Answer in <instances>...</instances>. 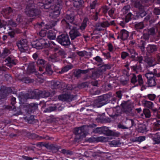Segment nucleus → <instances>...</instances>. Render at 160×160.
Wrapping results in <instances>:
<instances>
[{"label":"nucleus","mask_w":160,"mask_h":160,"mask_svg":"<svg viewBox=\"0 0 160 160\" xmlns=\"http://www.w3.org/2000/svg\"><path fill=\"white\" fill-rule=\"evenodd\" d=\"M32 47L37 49H39L43 48H48L50 47V44L46 40L42 38L38 40L34 41L32 43Z\"/></svg>","instance_id":"nucleus-1"},{"label":"nucleus","mask_w":160,"mask_h":160,"mask_svg":"<svg viewBox=\"0 0 160 160\" xmlns=\"http://www.w3.org/2000/svg\"><path fill=\"white\" fill-rule=\"evenodd\" d=\"M69 34L71 39L73 42H78L81 41L80 37L82 34L80 33L79 29H78L74 26H72Z\"/></svg>","instance_id":"nucleus-2"},{"label":"nucleus","mask_w":160,"mask_h":160,"mask_svg":"<svg viewBox=\"0 0 160 160\" xmlns=\"http://www.w3.org/2000/svg\"><path fill=\"white\" fill-rule=\"evenodd\" d=\"M74 17L75 15L72 12L70 14H67L65 18L62 20V23L66 28L71 29L72 27L74 25L72 23L74 20Z\"/></svg>","instance_id":"nucleus-3"},{"label":"nucleus","mask_w":160,"mask_h":160,"mask_svg":"<svg viewBox=\"0 0 160 160\" xmlns=\"http://www.w3.org/2000/svg\"><path fill=\"white\" fill-rule=\"evenodd\" d=\"M25 12L26 14L30 17L39 15L40 11L33 4L28 5L26 8Z\"/></svg>","instance_id":"nucleus-4"},{"label":"nucleus","mask_w":160,"mask_h":160,"mask_svg":"<svg viewBox=\"0 0 160 160\" xmlns=\"http://www.w3.org/2000/svg\"><path fill=\"white\" fill-rule=\"evenodd\" d=\"M56 40L62 46L66 48L68 47L71 44L69 36L67 34H62L58 36Z\"/></svg>","instance_id":"nucleus-5"},{"label":"nucleus","mask_w":160,"mask_h":160,"mask_svg":"<svg viewBox=\"0 0 160 160\" xmlns=\"http://www.w3.org/2000/svg\"><path fill=\"white\" fill-rule=\"evenodd\" d=\"M92 132L99 134L103 133L108 136H113L114 134L113 132L109 130L108 127H98L95 129L93 128Z\"/></svg>","instance_id":"nucleus-6"},{"label":"nucleus","mask_w":160,"mask_h":160,"mask_svg":"<svg viewBox=\"0 0 160 160\" xmlns=\"http://www.w3.org/2000/svg\"><path fill=\"white\" fill-rule=\"evenodd\" d=\"M112 96V93L109 92L99 97L97 102L98 107H101L109 102L108 99Z\"/></svg>","instance_id":"nucleus-7"},{"label":"nucleus","mask_w":160,"mask_h":160,"mask_svg":"<svg viewBox=\"0 0 160 160\" xmlns=\"http://www.w3.org/2000/svg\"><path fill=\"white\" fill-rule=\"evenodd\" d=\"M74 134L75 135L74 141L75 142H79L85 137V135L80 127L76 128L74 130Z\"/></svg>","instance_id":"nucleus-8"},{"label":"nucleus","mask_w":160,"mask_h":160,"mask_svg":"<svg viewBox=\"0 0 160 160\" xmlns=\"http://www.w3.org/2000/svg\"><path fill=\"white\" fill-rule=\"evenodd\" d=\"M17 45L20 51L22 52H26L28 51L29 47L28 45V41L26 39H23L18 41Z\"/></svg>","instance_id":"nucleus-9"},{"label":"nucleus","mask_w":160,"mask_h":160,"mask_svg":"<svg viewBox=\"0 0 160 160\" xmlns=\"http://www.w3.org/2000/svg\"><path fill=\"white\" fill-rule=\"evenodd\" d=\"M12 92V90L9 87L1 86L0 90V99L5 98L9 93Z\"/></svg>","instance_id":"nucleus-10"},{"label":"nucleus","mask_w":160,"mask_h":160,"mask_svg":"<svg viewBox=\"0 0 160 160\" xmlns=\"http://www.w3.org/2000/svg\"><path fill=\"white\" fill-rule=\"evenodd\" d=\"M132 75V77L131 80V82L133 84H135L138 82V84H137L135 86H138V85L141 86L143 83L142 75L141 74H139L137 77L135 74H133Z\"/></svg>","instance_id":"nucleus-11"},{"label":"nucleus","mask_w":160,"mask_h":160,"mask_svg":"<svg viewBox=\"0 0 160 160\" xmlns=\"http://www.w3.org/2000/svg\"><path fill=\"white\" fill-rule=\"evenodd\" d=\"M38 92V98H44L48 97L49 96L52 97L55 94L56 91H55V90H54L50 93L47 90L42 91L39 90V92Z\"/></svg>","instance_id":"nucleus-12"},{"label":"nucleus","mask_w":160,"mask_h":160,"mask_svg":"<svg viewBox=\"0 0 160 160\" xmlns=\"http://www.w3.org/2000/svg\"><path fill=\"white\" fill-rule=\"evenodd\" d=\"M96 126L97 125L96 124H93L89 125H83L80 128L83 132H85V134L86 135V134L89 133L90 131L92 132V129L95 128Z\"/></svg>","instance_id":"nucleus-13"},{"label":"nucleus","mask_w":160,"mask_h":160,"mask_svg":"<svg viewBox=\"0 0 160 160\" xmlns=\"http://www.w3.org/2000/svg\"><path fill=\"white\" fill-rule=\"evenodd\" d=\"M25 121L28 123L30 124H33L36 123L37 120L34 118V116L29 114H28L26 116L23 117Z\"/></svg>","instance_id":"nucleus-14"},{"label":"nucleus","mask_w":160,"mask_h":160,"mask_svg":"<svg viewBox=\"0 0 160 160\" xmlns=\"http://www.w3.org/2000/svg\"><path fill=\"white\" fill-rule=\"evenodd\" d=\"M122 105L124 112L127 114H129L132 112L133 107L131 104L128 102H125L124 103L122 104Z\"/></svg>","instance_id":"nucleus-15"},{"label":"nucleus","mask_w":160,"mask_h":160,"mask_svg":"<svg viewBox=\"0 0 160 160\" xmlns=\"http://www.w3.org/2000/svg\"><path fill=\"white\" fill-rule=\"evenodd\" d=\"M36 63L39 67V71L40 72L43 71V69H45V65L46 64V62L43 59H38Z\"/></svg>","instance_id":"nucleus-16"},{"label":"nucleus","mask_w":160,"mask_h":160,"mask_svg":"<svg viewBox=\"0 0 160 160\" xmlns=\"http://www.w3.org/2000/svg\"><path fill=\"white\" fill-rule=\"evenodd\" d=\"M36 64L35 62H34L30 63L28 66V71L31 73L36 72Z\"/></svg>","instance_id":"nucleus-17"},{"label":"nucleus","mask_w":160,"mask_h":160,"mask_svg":"<svg viewBox=\"0 0 160 160\" xmlns=\"http://www.w3.org/2000/svg\"><path fill=\"white\" fill-rule=\"evenodd\" d=\"M91 69H88L85 70H81L78 69L74 72V75L75 77L78 78L81 77L82 73L85 74L88 72Z\"/></svg>","instance_id":"nucleus-18"},{"label":"nucleus","mask_w":160,"mask_h":160,"mask_svg":"<svg viewBox=\"0 0 160 160\" xmlns=\"http://www.w3.org/2000/svg\"><path fill=\"white\" fill-rule=\"evenodd\" d=\"M113 111L114 112V113L109 115L112 118L115 119L121 115V110L120 107H117L115 108Z\"/></svg>","instance_id":"nucleus-19"},{"label":"nucleus","mask_w":160,"mask_h":160,"mask_svg":"<svg viewBox=\"0 0 160 160\" xmlns=\"http://www.w3.org/2000/svg\"><path fill=\"white\" fill-rule=\"evenodd\" d=\"M16 12L15 10H13L11 7H9L3 9L2 11V13L5 15H12V13Z\"/></svg>","instance_id":"nucleus-20"},{"label":"nucleus","mask_w":160,"mask_h":160,"mask_svg":"<svg viewBox=\"0 0 160 160\" xmlns=\"http://www.w3.org/2000/svg\"><path fill=\"white\" fill-rule=\"evenodd\" d=\"M158 46L155 45L149 44L147 48L148 52L149 53L154 52L157 51Z\"/></svg>","instance_id":"nucleus-21"},{"label":"nucleus","mask_w":160,"mask_h":160,"mask_svg":"<svg viewBox=\"0 0 160 160\" xmlns=\"http://www.w3.org/2000/svg\"><path fill=\"white\" fill-rule=\"evenodd\" d=\"M39 90H36L34 91H30L29 92L28 97L29 99L38 98Z\"/></svg>","instance_id":"nucleus-22"},{"label":"nucleus","mask_w":160,"mask_h":160,"mask_svg":"<svg viewBox=\"0 0 160 160\" xmlns=\"http://www.w3.org/2000/svg\"><path fill=\"white\" fill-rule=\"evenodd\" d=\"M96 120L98 122L101 123H106L108 121V120L105 118L104 115H99Z\"/></svg>","instance_id":"nucleus-23"},{"label":"nucleus","mask_w":160,"mask_h":160,"mask_svg":"<svg viewBox=\"0 0 160 160\" xmlns=\"http://www.w3.org/2000/svg\"><path fill=\"white\" fill-rule=\"evenodd\" d=\"M16 98L14 97H12L11 99V104L12 106H8L7 107V108L8 109L10 110H13L14 111H16V107L14 105V104L16 103Z\"/></svg>","instance_id":"nucleus-24"},{"label":"nucleus","mask_w":160,"mask_h":160,"mask_svg":"<svg viewBox=\"0 0 160 160\" xmlns=\"http://www.w3.org/2000/svg\"><path fill=\"white\" fill-rule=\"evenodd\" d=\"M102 75V72L98 69L96 71L93 72L92 75L90 76V77L92 79H95L99 78Z\"/></svg>","instance_id":"nucleus-25"},{"label":"nucleus","mask_w":160,"mask_h":160,"mask_svg":"<svg viewBox=\"0 0 160 160\" xmlns=\"http://www.w3.org/2000/svg\"><path fill=\"white\" fill-rule=\"evenodd\" d=\"M70 96L68 94H64L58 96V98L62 101H69L70 99Z\"/></svg>","instance_id":"nucleus-26"},{"label":"nucleus","mask_w":160,"mask_h":160,"mask_svg":"<svg viewBox=\"0 0 160 160\" xmlns=\"http://www.w3.org/2000/svg\"><path fill=\"white\" fill-rule=\"evenodd\" d=\"M5 62H7V66L12 67L13 65L16 64V63L14 59H12L10 57H8L6 59Z\"/></svg>","instance_id":"nucleus-27"},{"label":"nucleus","mask_w":160,"mask_h":160,"mask_svg":"<svg viewBox=\"0 0 160 160\" xmlns=\"http://www.w3.org/2000/svg\"><path fill=\"white\" fill-rule=\"evenodd\" d=\"M57 108V106L55 104L53 106H50L46 108L43 112H49L52 111H55L56 110Z\"/></svg>","instance_id":"nucleus-28"},{"label":"nucleus","mask_w":160,"mask_h":160,"mask_svg":"<svg viewBox=\"0 0 160 160\" xmlns=\"http://www.w3.org/2000/svg\"><path fill=\"white\" fill-rule=\"evenodd\" d=\"M125 122L126 123V126H125L126 127H128V129L136 125L134 121L132 119H128L127 118Z\"/></svg>","instance_id":"nucleus-29"},{"label":"nucleus","mask_w":160,"mask_h":160,"mask_svg":"<svg viewBox=\"0 0 160 160\" xmlns=\"http://www.w3.org/2000/svg\"><path fill=\"white\" fill-rule=\"evenodd\" d=\"M61 84L58 81H53L51 82V88L52 89H57L60 88Z\"/></svg>","instance_id":"nucleus-30"},{"label":"nucleus","mask_w":160,"mask_h":160,"mask_svg":"<svg viewBox=\"0 0 160 160\" xmlns=\"http://www.w3.org/2000/svg\"><path fill=\"white\" fill-rule=\"evenodd\" d=\"M120 32L121 34V39L123 40L126 39L128 37V32L125 30L123 29L121 30Z\"/></svg>","instance_id":"nucleus-31"},{"label":"nucleus","mask_w":160,"mask_h":160,"mask_svg":"<svg viewBox=\"0 0 160 160\" xmlns=\"http://www.w3.org/2000/svg\"><path fill=\"white\" fill-rule=\"evenodd\" d=\"M45 69V72L43 73V74H46L49 76L51 75L53 72V71L51 68V66L50 64L47 65Z\"/></svg>","instance_id":"nucleus-32"},{"label":"nucleus","mask_w":160,"mask_h":160,"mask_svg":"<svg viewBox=\"0 0 160 160\" xmlns=\"http://www.w3.org/2000/svg\"><path fill=\"white\" fill-rule=\"evenodd\" d=\"M56 34L55 32L52 30H49L48 32L47 37L50 39H54L56 38Z\"/></svg>","instance_id":"nucleus-33"},{"label":"nucleus","mask_w":160,"mask_h":160,"mask_svg":"<svg viewBox=\"0 0 160 160\" xmlns=\"http://www.w3.org/2000/svg\"><path fill=\"white\" fill-rule=\"evenodd\" d=\"M146 14L147 13L144 10V9H143L139 10V12L138 13L137 16H138V18H139L140 17L142 18L145 16Z\"/></svg>","instance_id":"nucleus-34"},{"label":"nucleus","mask_w":160,"mask_h":160,"mask_svg":"<svg viewBox=\"0 0 160 160\" xmlns=\"http://www.w3.org/2000/svg\"><path fill=\"white\" fill-rule=\"evenodd\" d=\"M20 80L22 82L26 83H28L33 82V80L31 79L29 77H24L20 79Z\"/></svg>","instance_id":"nucleus-35"},{"label":"nucleus","mask_w":160,"mask_h":160,"mask_svg":"<svg viewBox=\"0 0 160 160\" xmlns=\"http://www.w3.org/2000/svg\"><path fill=\"white\" fill-rule=\"evenodd\" d=\"M157 32L158 30L157 28H152L148 29V32L149 35H153Z\"/></svg>","instance_id":"nucleus-36"},{"label":"nucleus","mask_w":160,"mask_h":160,"mask_svg":"<svg viewBox=\"0 0 160 160\" xmlns=\"http://www.w3.org/2000/svg\"><path fill=\"white\" fill-rule=\"evenodd\" d=\"M144 27V25L142 22L136 24L135 25V28L137 30L142 29Z\"/></svg>","instance_id":"nucleus-37"},{"label":"nucleus","mask_w":160,"mask_h":160,"mask_svg":"<svg viewBox=\"0 0 160 160\" xmlns=\"http://www.w3.org/2000/svg\"><path fill=\"white\" fill-rule=\"evenodd\" d=\"M155 79V78L148 79V84L149 86H154L156 85V83Z\"/></svg>","instance_id":"nucleus-38"},{"label":"nucleus","mask_w":160,"mask_h":160,"mask_svg":"<svg viewBox=\"0 0 160 160\" xmlns=\"http://www.w3.org/2000/svg\"><path fill=\"white\" fill-rule=\"evenodd\" d=\"M72 67V65H68L65 66L63 68H62L61 71L59 72V73H62L64 72L68 71L70 69H71Z\"/></svg>","instance_id":"nucleus-39"},{"label":"nucleus","mask_w":160,"mask_h":160,"mask_svg":"<svg viewBox=\"0 0 160 160\" xmlns=\"http://www.w3.org/2000/svg\"><path fill=\"white\" fill-rule=\"evenodd\" d=\"M61 152L66 155H72L73 154V152L72 151L65 149H62Z\"/></svg>","instance_id":"nucleus-40"},{"label":"nucleus","mask_w":160,"mask_h":160,"mask_svg":"<svg viewBox=\"0 0 160 160\" xmlns=\"http://www.w3.org/2000/svg\"><path fill=\"white\" fill-rule=\"evenodd\" d=\"M153 139L155 142V143L157 144L160 143V135L157 133L154 135V136L153 137Z\"/></svg>","instance_id":"nucleus-41"},{"label":"nucleus","mask_w":160,"mask_h":160,"mask_svg":"<svg viewBox=\"0 0 160 160\" xmlns=\"http://www.w3.org/2000/svg\"><path fill=\"white\" fill-rule=\"evenodd\" d=\"M19 98L21 99V101H24L27 99H29L28 94V93L24 94H21L19 96Z\"/></svg>","instance_id":"nucleus-42"},{"label":"nucleus","mask_w":160,"mask_h":160,"mask_svg":"<svg viewBox=\"0 0 160 160\" xmlns=\"http://www.w3.org/2000/svg\"><path fill=\"white\" fill-rule=\"evenodd\" d=\"M100 65L101 66L99 67V68L98 69L102 72V74L103 72H105L107 69H106V67L105 66L103 63H100L98 65V66Z\"/></svg>","instance_id":"nucleus-43"},{"label":"nucleus","mask_w":160,"mask_h":160,"mask_svg":"<svg viewBox=\"0 0 160 160\" xmlns=\"http://www.w3.org/2000/svg\"><path fill=\"white\" fill-rule=\"evenodd\" d=\"M144 105L145 107L150 109H152L153 107V103L150 101H145Z\"/></svg>","instance_id":"nucleus-44"},{"label":"nucleus","mask_w":160,"mask_h":160,"mask_svg":"<svg viewBox=\"0 0 160 160\" xmlns=\"http://www.w3.org/2000/svg\"><path fill=\"white\" fill-rule=\"evenodd\" d=\"M143 113L147 118H149L151 116L150 112L148 109H144L143 110Z\"/></svg>","instance_id":"nucleus-45"},{"label":"nucleus","mask_w":160,"mask_h":160,"mask_svg":"<svg viewBox=\"0 0 160 160\" xmlns=\"http://www.w3.org/2000/svg\"><path fill=\"white\" fill-rule=\"evenodd\" d=\"M135 7L136 8H138L139 10L144 9V6L142 5L141 4L140 2L139 1H136L135 2Z\"/></svg>","instance_id":"nucleus-46"},{"label":"nucleus","mask_w":160,"mask_h":160,"mask_svg":"<svg viewBox=\"0 0 160 160\" xmlns=\"http://www.w3.org/2000/svg\"><path fill=\"white\" fill-rule=\"evenodd\" d=\"M88 18H85L83 21L81 26L80 27V29L83 30H84L87 26V22L88 21Z\"/></svg>","instance_id":"nucleus-47"},{"label":"nucleus","mask_w":160,"mask_h":160,"mask_svg":"<svg viewBox=\"0 0 160 160\" xmlns=\"http://www.w3.org/2000/svg\"><path fill=\"white\" fill-rule=\"evenodd\" d=\"M10 53V51L7 48H5L4 49L2 53L1 56L3 57H4L5 56H8Z\"/></svg>","instance_id":"nucleus-48"},{"label":"nucleus","mask_w":160,"mask_h":160,"mask_svg":"<svg viewBox=\"0 0 160 160\" xmlns=\"http://www.w3.org/2000/svg\"><path fill=\"white\" fill-rule=\"evenodd\" d=\"M78 87L79 88H86L88 87V84L87 82H82L78 84Z\"/></svg>","instance_id":"nucleus-49"},{"label":"nucleus","mask_w":160,"mask_h":160,"mask_svg":"<svg viewBox=\"0 0 160 160\" xmlns=\"http://www.w3.org/2000/svg\"><path fill=\"white\" fill-rule=\"evenodd\" d=\"M29 138L32 139H37L38 140L40 139L41 136H39L35 134H31L29 133Z\"/></svg>","instance_id":"nucleus-50"},{"label":"nucleus","mask_w":160,"mask_h":160,"mask_svg":"<svg viewBox=\"0 0 160 160\" xmlns=\"http://www.w3.org/2000/svg\"><path fill=\"white\" fill-rule=\"evenodd\" d=\"M111 144L114 147L119 146L121 144L119 140H113L111 142Z\"/></svg>","instance_id":"nucleus-51"},{"label":"nucleus","mask_w":160,"mask_h":160,"mask_svg":"<svg viewBox=\"0 0 160 160\" xmlns=\"http://www.w3.org/2000/svg\"><path fill=\"white\" fill-rule=\"evenodd\" d=\"M154 76V74H153L152 72H151V73H147L145 74V76L148 79L155 78Z\"/></svg>","instance_id":"nucleus-52"},{"label":"nucleus","mask_w":160,"mask_h":160,"mask_svg":"<svg viewBox=\"0 0 160 160\" xmlns=\"http://www.w3.org/2000/svg\"><path fill=\"white\" fill-rule=\"evenodd\" d=\"M146 127L144 125H142L138 128V131L140 132L144 133L146 131Z\"/></svg>","instance_id":"nucleus-53"},{"label":"nucleus","mask_w":160,"mask_h":160,"mask_svg":"<svg viewBox=\"0 0 160 160\" xmlns=\"http://www.w3.org/2000/svg\"><path fill=\"white\" fill-rule=\"evenodd\" d=\"M130 8V5H128L124 7L122 10L124 14L127 13Z\"/></svg>","instance_id":"nucleus-54"},{"label":"nucleus","mask_w":160,"mask_h":160,"mask_svg":"<svg viewBox=\"0 0 160 160\" xmlns=\"http://www.w3.org/2000/svg\"><path fill=\"white\" fill-rule=\"evenodd\" d=\"M7 22H6L5 21L3 20H0V28H4V29H5V26L7 25Z\"/></svg>","instance_id":"nucleus-55"},{"label":"nucleus","mask_w":160,"mask_h":160,"mask_svg":"<svg viewBox=\"0 0 160 160\" xmlns=\"http://www.w3.org/2000/svg\"><path fill=\"white\" fill-rule=\"evenodd\" d=\"M47 33L46 30H42L39 32V35L41 37H44L46 35Z\"/></svg>","instance_id":"nucleus-56"},{"label":"nucleus","mask_w":160,"mask_h":160,"mask_svg":"<svg viewBox=\"0 0 160 160\" xmlns=\"http://www.w3.org/2000/svg\"><path fill=\"white\" fill-rule=\"evenodd\" d=\"M65 86H64V87H65L64 89L66 90H72L73 89V88L71 85L65 84Z\"/></svg>","instance_id":"nucleus-57"},{"label":"nucleus","mask_w":160,"mask_h":160,"mask_svg":"<svg viewBox=\"0 0 160 160\" xmlns=\"http://www.w3.org/2000/svg\"><path fill=\"white\" fill-rule=\"evenodd\" d=\"M8 24L14 27H15L17 26L16 23L12 20L8 21Z\"/></svg>","instance_id":"nucleus-58"},{"label":"nucleus","mask_w":160,"mask_h":160,"mask_svg":"<svg viewBox=\"0 0 160 160\" xmlns=\"http://www.w3.org/2000/svg\"><path fill=\"white\" fill-rule=\"evenodd\" d=\"M132 15V14L131 13H129L127 16H126L125 17V22H128L131 20V18Z\"/></svg>","instance_id":"nucleus-59"},{"label":"nucleus","mask_w":160,"mask_h":160,"mask_svg":"<svg viewBox=\"0 0 160 160\" xmlns=\"http://www.w3.org/2000/svg\"><path fill=\"white\" fill-rule=\"evenodd\" d=\"M145 137L144 136H140L136 138V141H138L139 142H141L145 140Z\"/></svg>","instance_id":"nucleus-60"},{"label":"nucleus","mask_w":160,"mask_h":160,"mask_svg":"<svg viewBox=\"0 0 160 160\" xmlns=\"http://www.w3.org/2000/svg\"><path fill=\"white\" fill-rule=\"evenodd\" d=\"M156 97V95L154 94H149L147 96V97L151 100H153Z\"/></svg>","instance_id":"nucleus-61"},{"label":"nucleus","mask_w":160,"mask_h":160,"mask_svg":"<svg viewBox=\"0 0 160 160\" xmlns=\"http://www.w3.org/2000/svg\"><path fill=\"white\" fill-rule=\"evenodd\" d=\"M93 59L95 60L98 62H99L100 63H103L102 62L103 61L102 59L101 58H100V57L98 56H97L96 57L94 58Z\"/></svg>","instance_id":"nucleus-62"},{"label":"nucleus","mask_w":160,"mask_h":160,"mask_svg":"<svg viewBox=\"0 0 160 160\" xmlns=\"http://www.w3.org/2000/svg\"><path fill=\"white\" fill-rule=\"evenodd\" d=\"M110 25V24L108 21H105L101 23V27L103 28L108 27Z\"/></svg>","instance_id":"nucleus-63"},{"label":"nucleus","mask_w":160,"mask_h":160,"mask_svg":"<svg viewBox=\"0 0 160 160\" xmlns=\"http://www.w3.org/2000/svg\"><path fill=\"white\" fill-rule=\"evenodd\" d=\"M58 54L59 55L61 56L62 58H64L65 55H66V53L63 50H59L58 52Z\"/></svg>","instance_id":"nucleus-64"}]
</instances>
